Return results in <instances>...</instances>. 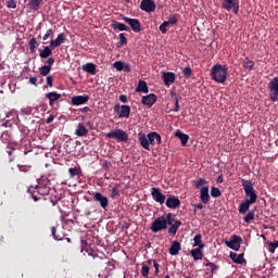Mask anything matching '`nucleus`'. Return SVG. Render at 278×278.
I'll return each instance as SVG.
<instances>
[{
	"mask_svg": "<svg viewBox=\"0 0 278 278\" xmlns=\"http://www.w3.org/2000/svg\"><path fill=\"white\" fill-rule=\"evenodd\" d=\"M222 8L228 12L232 10L236 14L240 12V2L238 0H223Z\"/></svg>",
	"mask_w": 278,
	"mask_h": 278,
	"instance_id": "obj_10",
	"label": "nucleus"
},
{
	"mask_svg": "<svg viewBox=\"0 0 278 278\" xmlns=\"http://www.w3.org/2000/svg\"><path fill=\"white\" fill-rule=\"evenodd\" d=\"M7 8H12V10H15L16 1H14V0L7 1Z\"/></svg>",
	"mask_w": 278,
	"mask_h": 278,
	"instance_id": "obj_55",
	"label": "nucleus"
},
{
	"mask_svg": "<svg viewBox=\"0 0 278 278\" xmlns=\"http://www.w3.org/2000/svg\"><path fill=\"white\" fill-rule=\"evenodd\" d=\"M136 92H143L144 94H148L149 92V86H147V81L144 80H139L137 87H136Z\"/></svg>",
	"mask_w": 278,
	"mask_h": 278,
	"instance_id": "obj_32",
	"label": "nucleus"
},
{
	"mask_svg": "<svg viewBox=\"0 0 278 278\" xmlns=\"http://www.w3.org/2000/svg\"><path fill=\"white\" fill-rule=\"evenodd\" d=\"M155 1L153 0H142L140 3V10L142 12H155Z\"/></svg>",
	"mask_w": 278,
	"mask_h": 278,
	"instance_id": "obj_18",
	"label": "nucleus"
},
{
	"mask_svg": "<svg viewBox=\"0 0 278 278\" xmlns=\"http://www.w3.org/2000/svg\"><path fill=\"white\" fill-rule=\"evenodd\" d=\"M111 197H112V199H114L115 197H118V189L113 188V189H112Z\"/></svg>",
	"mask_w": 278,
	"mask_h": 278,
	"instance_id": "obj_61",
	"label": "nucleus"
},
{
	"mask_svg": "<svg viewBox=\"0 0 278 278\" xmlns=\"http://www.w3.org/2000/svg\"><path fill=\"white\" fill-rule=\"evenodd\" d=\"M119 101H121L122 103H127V96L121 94V96H119Z\"/></svg>",
	"mask_w": 278,
	"mask_h": 278,
	"instance_id": "obj_62",
	"label": "nucleus"
},
{
	"mask_svg": "<svg viewBox=\"0 0 278 278\" xmlns=\"http://www.w3.org/2000/svg\"><path fill=\"white\" fill-rule=\"evenodd\" d=\"M88 101H90V96H74L72 98V105H85Z\"/></svg>",
	"mask_w": 278,
	"mask_h": 278,
	"instance_id": "obj_20",
	"label": "nucleus"
},
{
	"mask_svg": "<svg viewBox=\"0 0 278 278\" xmlns=\"http://www.w3.org/2000/svg\"><path fill=\"white\" fill-rule=\"evenodd\" d=\"M17 168L20 170V173H29V170H31V165H17Z\"/></svg>",
	"mask_w": 278,
	"mask_h": 278,
	"instance_id": "obj_45",
	"label": "nucleus"
},
{
	"mask_svg": "<svg viewBox=\"0 0 278 278\" xmlns=\"http://www.w3.org/2000/svg\"><path fill=\"white\" fill-rule=\"evenodd\" d=\"M182 75L184 77H186V79H190V77H192V68H190L189 66L185 67L182 70Z\"/></svg>",
	"mask_w": 278,
	"mask_h": 278,
	"instance_id": "obj_44",
	"label": "nucleus"
},
{
	"mask_svg": "<svg viewBox=\"0 0 278 278\" xmlns=\"http://www.w3.org/2000/svg\"><path fill=\"white\" fill-rule=\"evenodd\" d=\"M167 27H170V24H168V22L165 21L159 26V29L162 34H166V31H168Z\"/></svg>",
	"mask_w": 278,
	"mask_h": 278,
	"instance_id": "obj_43",
	"label": "nucleus"
},
{
	"mask_svg": "<svg viewBox=\"0 0 278 278\" xmlns=\"http://www.w3.org/2000/svg\"><path fill=\"white\" fill-rule=\"evenodd\" d=\"M244 223H251V220H255V211H250L244 217Z\"/></svg>",
	"mask_w": 278,
	"mask_h": 278,
	"instance_id": "obj_39",
	"label": "nucleus"
},
{
	"mask_svg": "<svg viewBox=\"0 0 278 278\" xmlns=\"http://www.w3.org/2000/svg\"><path fill=\"white\" fill-rule=\"evenodd\" d=\"M153 266L155 268L154 275L157 277L160 275V263L157 261H153Z\"/></svg>",
	"mask_w": 278,
	"mask_h": 278,
	"instance_id": "obj_54",
	"label": "nucleus"
},
{
	"mask_svg": "<svg viewBox=\"0 0 278 278\" xmlns=\"http://www.w3.org/2000/svg\"><path fill=\"white\" fill-rule=\"evenodd\" d=\"M269 253H275V250L278 248V241L269 242Z\"/></svg>",
	"mask_w": 278,
	"mask_h": 278,
	"instance_id": "obj_51",
	"label": "nucleus"
},
{
	"mask_svg": "<svg viewBox=\"0 0 278 278\" xmlns=\"http://www.w3.org/2000/svg\"><path fill=\"white\" fill-rule=\"evenodd\" d=\"M173 213H168L166 217L160 216L155 220L151 223L150 230L152 233H160V231H164V229H168V225H170V218H173Z\"/></svg>",
	"mask_w": 278,
	"mask_h": 278,
	"instance_id": "obj_2",
	"label": "nucleus"
},
{
	"mask_svg": "<svg viewBox=\"0 0 278 278\" xmlns=\"http://www.w3.org/2000/svg\"><path fill=\"white\" fill-rule=\"evenodd\" d=\"M206 184L207 180H205L204 178H200L194 182V188L199 189L201 186L205 187Z\"/></svg>",
	"mask_w": 278,
	"mask_h": 278,
	"instance_id": "obj_48",
	"label": "nucleus"
},
{
	"mask_svg": "<svg viewBox=\"0 0 278 278\" xmlns=\"http://www.w3.org/2000/svg\"><path fill=\"white\" fill-rule=\"evenodd\" d=\"M251 205H253V202H249V200L243 201L239 205V214H247V211L250 210Z\"/></svg>",
	"mask_w": 278,
	"mask_h": 278,
	"instance_id": "obj_34",
	"label": "nucleus"
},
{
	"mask_svg": "<svg viewBox=\"0 0 278 278\" xmlns=\"http://www.w3.org/2000/svg\"><path fill=\"white\" fill-rule=\"evenodd\" d=\"M37 81H38V78H36V76H33L29 78V84H31L33 86H38Z\"/></svg>",
	"mask_w": 278,
	"mask_h": 278,
	"instance_id": "obj_58",
	"label": "nucleus"
},
{
	"mask_svg": "<svg viewBox=\"0 0 278 278\" xmlns=\"http://www.w3.org/2000/svg\"><path fill=\"white\" fill-rule=\"evenodd\" d=\"M141 103L147 108H153V105L157 103V96H155V93H149L148 96H143L141 99Z\"/></svg>",
	"mask_w": 278,
	"mask_h": 278,
	"instance_id": "obj_15",
	"label": "nucleus"
},
{
	"mask_svg": "<svg viewBox=\"0 0 278 278\" xmlns=\"http://www.w3.org/2000/svg\"><path fill=\"white\" fill-rule=\"evenodd\" d=\"M64 42H66V35L64 33H61L55 39H51L50 47L58 49V47H62Z\"/></svg>",
	"mask_w": 278,
	"mask_h": 278,
	"instance_id": "obj_19",
	"label": "nucleus"
},
{
	"mask_svg": "<svg viewBox=\"0 0 278 278\" xmlns=\"http://www.w3.org/2000/svg\"><path fill=\"white\" fill-rule=\"evenodd\" d=\"M93 202L98 203L102 210L108 211V207H110V200L108 197L103 195L101 192H94L93 193Z\"/></svg>",
	"mask_w": 278,
	"mask_h": 278,
	"instance_id": "obj_9",
	"label": "nucleus"
},
{
	"mask_svg": "<svg viewBox=\"0 0 278 278\" xmlns=\"http://www.w3.org/2000/svg\"><path fill=\"white\" fill-rule=\"evenodd\" d=\"M127 45V37H125V34H119V43L117 47H125Z\"/></svg>",
	"mask_w": 278,
	"mask_h": 278,
	"instance_id": "obj_47",
	"label": "nucleus"
},
{
	"mask_svg": "<svg viewBox=\"0 0 278 278\" xmlns=\"http://www.w3.org/2000/svg\"><path fill=\"white\" fill-rule=\"evenodd\" d=\"M29 51L30 53H36V48L38 47V40H36V37H33L29 40Z\"/></svg>",
	"mask_w": 278,
	"mask_h": 278,
	"instance_id": "obj_36",
	"label": "nucleus"
},
{
	"mask_svg": "<svg viewBox=\"0 0 278 278\" xmlns=\"http://www.w3.org/2000/svg\"><path fill=\"white\" fill-rule=\"evenodd\" d=\"M267 89L269 90V99L274 103L278 101V77L273 78L268 85Z\"/></svg>",
	"mask_w": 278,
	"mask_h": 278,
	"instance_id": "obj_7",
	"label": "nucleus"
},
{
	"mask_svg": "<svg viewBox=\"0 0 278 278\" xmlns=\"http://www.w3.org/2000/svg\"><path fill=\"white\" fill-rule=\"evenodd\" d=\"M172 97L174 98V101H175V108L173 112H179V97L175 91H172Z\"/></svg>",
	"mask_w": 278,
	"mask_h": 278,
	"instance_id": "obj_40",
	"label": "nucleus"
},
{
	"mask_svg": "<svg viewBox=\"0 0 278 278\" xmlns=\"http://www.w3.org/2000/svg\"><path fill=\"white\" fill-rule=\"evenodd\" d=\"M111 27L113 29H118V31H131V28H129V26L116 21H113Z\"/></svg>",
	"mask_w": 278,
	"mask_h": 278,
	"instance_id": "obj_27",
	"label": "nucleus"
},
{
	"mask_svg": "<svg viewBox=\"0 0 278 278\" xmlns=\"http://www.w3.org/2000/svg\"><path fill=\"white\" fill-rule=\"evenodd\" d=\"M80 112H83V114H86V113L90 112V108L85 106V108H83V109L80 110Z\"/></svg>",
	"mask_w": 278,
	"mask_h": 278,
	"instance_id": "obj_64",
	"label": "nucleus"
},
{
	"mask_svg": "<svg viewBox=\"0 0 278 278\" xmlns=\"http://www.w3.org/2000/svg\"><path fill=\"white\" fill-rule=\"evenodd\" d=\"M178 21L179 18L177 17V14H172L167 23L168 25H177Z\"/></svg>",
	"mask_w": 278,
	"mask_h": 278,
	"instance_id": "obj_46",
	"label": "nucleus"
},
{
	"mask_svg": "<svg viewBox=\"0 0 278 278\" xmlns=\"http://www.w3.org/2000/svg\"><path fill=\"white\" fill-rule=\"evenodd\" d=\"M28 5L31 10L38 12V10H40V0H30Z\"/></svg>",
	"mask_w": 278,
	"mask_h": 278,
	"instance_id": "obj_37",
	"label": "nucleus"
},
{
	"mask_svg": "<svg viewBox=\"0 0 278 278\" xmlns=\"http://www.w3.org/2000/svg\"><path fill=\"white\" fill-rule=\"evenodd\" d=\"M102 168H104L105 170H109V168H112V162L104 161L102 164Z\"/></svg>",
	"mask_w": 278,
	"mask_h": 278,
	"instance_id": "obj_56",
	"label": "nucleus"
},
{
	"mask_svg": "<svg viewBox=\"0 0 278 278\" xmlns=\"http://www.w3.org/2000/svg\"><path fill=\"white\" fill-rule=\"evenodd\" d=\"M229 257L235 264H247V260H244V253L238 254L236 252H230Z\"/></svg>",
	"mask_w": 278,
	"mask_h": 278,
	"instance_id": "obj_23",
	"label": "nucleus"
},
{
	"mask_svg": "<svg viewBox=\"0 0 278 278\" xmlns=\"http://www.w3.org/2000/svg\"><path fill=\"white\" fill-rule=\"evenodd\" d=\"M193 242V247H198V249H205V243H203V236L201 233L194 236Z\"/></svg>",
	"mask_w": 278,
	"mask_h": 278,
	"instance_id": "obj_33",
	"label": "nucleus"
},
{
	"mask_svg": "<svg viewBox=\"0 0 278 278\" xmlns=\"http://www.w3.org/2000/svg\"><path fill=\"white\" fill-rule=\"evenodd\" d=\"M28 192L31 194V199H34V201H40L42 197H47V194H49L50 189L47 185L38 184L35 187L30 186L28 188Z\"/></svg>",
	"mask_w": 278,
	"mask_h": 278,
	"instance_id": "obj_5",
	"label": "nucleus"
},
{
	"mask_svg": "<svg viewBox=\"0 0 278 278\" xmlns=\"http://www.w3.org/2000/svg\"><path fill=\"white\" fill-rule=\"evenodd\" d=\"M151 195H152L153 201H155L156 203H160V205H164V203H166V195H164V193H162V189L152 187Z\"/></svg>",
	"mask_w": 278,
	"mask_h": 278,
	"instance_id": "obj_12",
	"label": "nucleus"
},
{
	"mask_svg": "<svg viewBox=\"0 0 278 278\" xmlns=\"http://www.w3.org/2000/svg\"><path fill=\"white\" fill-rule=\"evenodd\" d=\"M241 186L245 193V201H249L250 203L253 204L257 203V191L253 187V181L242 178Z\"/></svg>",
	"mask_w": 278,
	"mask_h": 278,
	"instance_id": "obj_4",
	"label": "nucleus"
},
{
	"mask_svg": "<svg viewBox=\"0 0 278 278\" xmlns=\"http://www.w3.org/2000/svg\"><path fill=\"white\" fill-rule=\"evenodd\" d=\"M226 247L232 249V251H240V245L242 244V237L233 235L230 241L225 242Z\"/></svg>",
	"mask_w": 278,
	"mask_h": 278,
	"instance_id": "obj_14",
	"label": "nucleus"
},
{
	"mask_svg": "<svg viewBox=\"0 0 278 278\" xmlns=\"http://www.w3.org/2000/svg\"><path fill=\"white\" fill-rule=\"evenodd\" d=\"M149 270H150L149 265H147V263H143L141 268L142 277L149 278Z\"/></svg>",
	"mask_w": 278,
	"mask_h": 278,
	"instance_id": "obj_42",
	"label": "nucleus"
},
{
	"mask_svg": "<svg viewBox=\"0 0 278 278\" xmlns=\"http://www.w3.org/2000/svg\"><path fill=\"white\" fill-rule=\"evenodd\" d=\"M155 140L157 144H162V136L155 131L148 135L144 132L138 134V141L146 151H151V147H155Z\"/></svg>",
	"mask_w": 278,
	"mask_h": 278,
	"instance_id": "obj_1",
	"label": "nucleus"
},
{
	"mask_svg": "<svg viewBox=\"0 0 278 278\" xmlns=\"http://www.w3.org/2000/svg\"><path fill=\"white\" fill-rule=\"evenodd\" d=\"M200 200L205 205H207V203H210V187H207V186L201 187V189H200Z\"/></svg>",
	"mask_w": 278,
	"mask_h": 278,
	"instance_id": "obj_22",
	"label": "nucleus"
},
{
	"mask_svg": "<svg viewBox=\"0 0 278 278\" xmlns=\"http://www.w3.org/2000/svg\"><path fill=\"white\" fill-rule=\"evenodd\" d=\"M114 112L115 113H119L118 114V118H129V116L131 114V106L130 105H126V104H123L121 106V104H116L114 106Z\"/></svg>",
	"mask_w": 278,
	"mask_h": 278,
	"instance_id": "obj_11",
	"label": "nucleus"
},
{
	"mask_svg": "<svg viewBox=\"0 0 278 278\" xmlns=\"http://www.w3.org/2000/svg\"><path fill=\"white\" fill-rule=\"evenodd\" d=\"M227 66L216 64L211 68V77L217 84H225L227 81Z\"/></svg>",
	"mask_w": 278,
	"mask_h": 278,
	"instance_id": "obj_3",
	"label": "nucleus"
},
{
	"mask_svg": "<svg viewBox=\"0 0 278 278\" xmlns=\"http://www.w3.org/2000/svg\"><path fill=\"white\" fill-rule=\"evenodd\" d=\"M53 49L54 47H51V43L49 46H46L43 49H39V58L41 60H47V58H51L53 55Z\"/></svg>",
	"mask_w": 278,
	"mask_h": 278,
	"instance_id": "obj_21",
	"label": "nucleus"
},
{
	"mask_svg": "<svg viewBox=\"0 0 278 278\" xmlns=\"http://www.w3.org/2000/svg\"><path fill=\"white\" fill-rule=\"evenodd\" d=\"M243 68H245V71H253V68H255V62H253L251 59H249V56H247L243 60Z\"/></svg>",
	"mask_w": 278,
	"mask_h": 278,
	"instance_id": "obj_35",
	"label": "nucleus"
},
{
	"mask_svg": "<svg viewBox=\"0 0 278 278\" xmlns=\"http://www.w3.org/2000/svg\"><path fill=\"white\" fill-rule=\"evenodd\" d=\"M166 207L169 210H177L181 205V200L175 195H169L165 202Z\"/></svg>",
	"mask_w": 278,
	"mask_h": 278,
	"instance_id": "obj_17",
	"label": "nucleus"
},
{
	"mask_svg": "<svg viewBox=\"0 0 278 278\" xmlns=\"http://www.w3.org/2000/svg\"><path fill=\"white\" fill-rule=\"evenodd\" d=\"M222 194L223 192L217 187L211 188V197H213V199H218V197H220Z\"/></svg>",
	"mask_w": 278,
	"mask_h": 278,
	"instance_id": "obj_38",
	"label": "nucleus"
},
{
	"mask_svg": "<svg viewBox=\"0 0 278 278\" xmlns=\"http://www.w3.org/2000/svg\"><path fill=\"white\" fill-rule=\"evenodd\" d=\"M55 117L53 116V114H50L49 115V117L46 119V124L47 125H51V123H53V119H54Z\"/></svg>",
	"mask_w": 278,
	"mask_h": 278,
	"instance_id": "obj_59",
	"label": "nucleus"
},
{
	"mask_svg": "<svg viewBox=\"0 0 278 278\" xmlns=\"http://www.w3.org/2000/svg\"><path fill=\"white\" fill-rule=\"evenodd\" d=\"M177 216L173 214V217H170V224H167L169 226L168 228V235L169 236H177V231L181 227L182 223L181 220L176 219Z\"/></svg>",
	"mask_w": 278,
	"mask_h": 278,
	"instance_id": "obj_13",
	"label": "nucleus"
},
{
	"mask_svg": "<svg viewBox=\"0 0 278 278\" xmlns=\"http://www.w3.org/2000/svg\"><path fill=\"white\" fill-rule=\"evenodd\" d=\"M47 85H48L50 88H53V76H48V77H47Z\"/></svg>",
	"mask_w": 278,
	"mask_h": 278,
	"instance_id": "obj_57",
	"label": "nucleus"
},
{
	"mask_svg": "<svg viewBox=\"0 0 278 278\" xmlns=\"http://www.w3.org/2000/svg\"><path fill=\"white\" fill-rule=\"evenodd\" d=\"M205 266H208L211 268V273L214 274L216 273V270H218V265L212 263V262H208L205 264Z\"/></svg>",
	"mask_w": 278,
	"mask_h": 278,
	"instance_id": "obj_50",
	"label": "nucleus"
},
{
	"mask_svg": "<svg viewBox=\"0 0 278 278\" xmlns=\"http://www.w3.org/2000/svg\"><path fill=\"white\" fill-rule=\"evenodd\" d=\"M114 68H116V71H123L124 68V64L122 61H117L113 64Z\"/></svg>",
	"mask_w": 278,
	"mask_h": 278,
	"instance_id": "obj_53",
	"label": "nucleus"
},
{
	"mask_svg": "<svg viewBox=\"0 0 278 278\" xmlns=\"http://www.w3.org/2000/svg\"><path fill=\"white\" fill-rule=\"evenodd\" d=\"M123 71H125V73H131V67H129V65H124Z\"/></svg>",
	"mask_w": 278,
	"mask_h": 278,
	"instance_id": "obj_63",
	"label": "nucleus"
},
{
	"mask_svg": "<svg viewBox=\"0 0 278 278\" xmlns=\"http://www.w3.org/2000/svg\"><path fill=\"white\" fill-rule=\"evenodd\" d=\"M193 207H194V212H197V210H203V207H205L203 205V203H199V204H193Z\"/></svg>",
	"mask_w": 278,
	"mask_h": 278,
	"instance_id": "obj_60",
	"label": "nucleus"
},
{
	"mask_svg": "<svg viewBox=\"0 0 278 278\" xmlns=\"http://www.w3.org/2000/svg\"><path fill=\"white\" fill-rule=\"evenodd\" d=\"M53 64H55V59L53 58H49L46 61V65L41 66L39 68V73L42 77H47V75H49V73H51V66H53Z\"/></svg>",
	"mask_w": 278,
	"mask_h": 278,
	"instance_id": "obj_16",
	"label": "nucleus"
},
{
	"mask_svg": "<svg viewBox=\"0 0 278 278\" xmlns=\"http://www.w3.org/2000/svg\"><path fill=\"white\" fill-rule=\"evenodd\" d=\"M176 138H179L181 141V146L186 147L188 144V140H190V137L186 134H184L181 130H177L175 132Z\"/></svg>",
	"mask_w": 278,
	"mask_h": 278,
	"instance_id": "obj_30",
	"label": "nucleus"
},
{
	"mask_svg": "<svg viewBox=\"0 0 278 278\" xmlns=\"http://www.w3.org/2000/svg\"><path fill=\"white\" fill-rule=\"evenodd\" d=\"M83 71L90 75H97V65H94V63H87L83 65Z\"/></svg>",
	"mask_w": 278,
	"mask_h": 278,
	"instance_id": "obj_31",
	"label": "nucleus"
},
{
	"mask_svg": "<svg viewBox=\"0 0 278 278\" xmlns=\"http://www.w3.org/2000/svg\"><path fill=\"white\" fill-rule=\"evenodd\" d=\"M75 136L78 138H84V136H88V128L83 123H79L75 130Z\"/></svg>",
	"mask_w": 278,
	"mask_h": 278,
	"instance_id": "obj_25",
	"label": "nucleus"
},
{
	"mask_svg": "<svg viewBox=\"0 0 278 278\" xmlns=\"http://www.w3.org/2000/svg\"><path fill=\"white\" fill-rule=\"evenodd\" d=\"M106 138H114L117 142H127L129 140V135L123 129L111 130L105 134Z\"/></svg>",
	"mask_w": 278,
	"mask_h": 278,
	"instance_id": "obj_6",
	"label": "nucleus"
},
{
	"mask_svg": "<svg viewBox=\"0 0 278 278\" xmlns=\"http://www.w3.org/2000/svg\"><path fill=\"white\" fill-rule=\"evenodd\" d=\"M177 77L175 76V73L173 72H165L163 73V81L165 86H170V84H175V79Z\"/></svg>",
	"mask_w": 278,
	"mask_h": 278,
	"instance_id": "obj_24",
	"label": "nucleus"
},
{
	"mask_svg": "<svg viewBox=\"0 0 278 278\" xmlns=\"http://www.w3.org/2000/svg\"><path fill=\"white\" fill-rule=\"evenodd\" d=\"M70 176L73 177H77L79 175V168L77 167H71L68 169Z\"/></svg>",
	"mask_w": 278,
	"mask_h": 278,
	"instance_id": "obj_49",
	"label": "nucleus"
},
{
	"mask_svg": "<svg viewBox=\"0 0 278 278\" xmlns=\"http://www.w3.org/2000/svg\"><path fill=\"white\" fill-rule=\"evenodd\" d=\"M181 250V243L178 241H173L169 248V255H179V251Z\"/></svg>",
	"mask_w": 278,
	"mask_h": 278,
	"instance_id": "obj_28",
	"label": "nucleus"
},
{
	"mask_svg": "<svg viewBox=\"0 0 278 278\" xmlns=\"http://www.w3.org/2000/svg\"><path fill=\"white\" fill-rule=\"evenodd\" d=\"M49 38H53V29L49 28L47 33L43 35L42 40H49Z\"/></svg>",
	"mask_w": 278,
	"mask_h": 278,
	"instance_id": "obj_52",
	"label": "nucleus"
},
{
	"mask_svg": "<svg viewBox=\"0 0 278 278\" xmlns=\"http://www.w3.org/2000/svg\"><path fill=\"white\" fill-rule=\"evenodd\" d=\"M191 257L197 262L199 260H203V249L197 248L190 251Z\"/></svg>",
	"mask_w": 278,
	"mask_h": 278,
	"instance_id": "obj_29",
	"label": "nucleus"
},
{
	"mask_svg": "<svg viewBox=\"0 0 278 278\" xmlns=\"http://www.w3.org/2000/svg\"><path fill=\"white\" fill-rule=\"evenodd\" d=\"M122 20L127 23V25H129L132 31H135L136 34H140V31H142V25L140 24V20L127 17L125 15H122Z\"/></svg>",
	"mask_w": 278,
	"mask_h": 278,
	"instance_id": "obj_8",
	"label": "nucleus"
},
{
	"mask_svg": "<svg viewBox=\"0 0 278 278\" xmlns=\"http://www.w3.org/2000/svg\"><path fill=\"white\" fill-rule=\"evenodd\" d=\"M46 99H49V105H53L55 101H59V99H62V94L51 91L46 94Z\"/></svg>",
	"mask_w": 278,
	"mask_h": 278,
	"instance_id": "obj_26",
	"label": "nucleus"
},
{
	"mask_svg": "<svg viewBox=\"0 0 278 278\" xmlns=\"http://www.w3.org/2000/svg\"><path fill=\"white\" fill-rule=\"evenodd\" d=\"M51 233H52V237H53L55 240H63V239H64V236L58 235V228H55V226H53V227L51 228Z\"/></svg>",
	"mask_w": 278,
	"mask_h": 278,
	"instance_id": "obj_41",
	"label": "nucleus"
}]
</instances>
